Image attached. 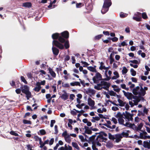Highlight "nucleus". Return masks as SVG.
<instances>
[{"label":"nucleus","mask_w":150,"mask_h":150,"mask_svg":"<svg viewBox=\"0 0 150 150\" xmlns=\"http://www.w3.org/2000/svg\"><path fill=\"white\" fill-rule=\"evenodd\" d=\"M60 36L59 39V41L53 40L52 41V45L61 50L64 49V45L63 43L68 40L69 37V33L67 31H65L60 33Z\"/></svg>","instance_id":"nucleus-1"},{"label":"nucleus","mask_w":150,"mask_h":150,"mask_svg":"<svg viewBox=\"0 0 150 150\" xmlns=\"http://www.w3.org/2000/svg\"><path fill=\"white\" fill-rule=\"evenodd\" d=\"M111 4V0H105L101 10V13L103 14L105 13L108 11L109 7Z\"/></svg>","instance_id":"nucleus-2"},{"label":"nucleus","mask_w":150,"mask_h":150,"mask_svg":"<svg viewBox=\"0 0 150 150\" xmlns=\"http://www.w3.org/2000/svg\"><path fill=\"white\" fill-rule=\"evenodd\" d=\"M21 88L22 92L26 95L27 100H28L32 97V94L29 91V88L27 85H24L23 87L22 86Z\"/></svg>","instance_id":"nucleus-3"},{"label":"nucleus","mask_w":150,"mask_h":150,"mask_svg":"<svg viewBox=\"0 0 150 150\" xmlns=\"http://www.w3.org/2000/svg\"><path fill=\"white\" fill-rule=\"evenodd\" d=\"M95 76H94L92 79L94 83H96L99 82V81L103 80L102 78V76L98 72H96Z\"/></svg>","instance_id":"nucleus-4"},{"label":"nucleus","mask_w":150,"mask_h":150,"mask_svg":"<svg viewBox=\"0 0 150 150\" xmlns=\"http://www.w3.org/2000/svg\"><path fill=\"white\" fill-rule=\"evenodd\" d=\"M60 36V33H57L53 34L52 35V38L54 40H57V41H59V39Z\"/></svg>","instance_id":"nucleus-5"},{"label":"nucleus","mask_w":150,"mask_h":150,"mask_svg":"<svg viewBox=\"0 0 150 150\" xmlns=\"http://www.w3.org/2000/svg\"><path fill=\"white\" fill-rule=\"evenodd\" d=\"M64 93H63L62 96H60L61 98L63 99L64 100H65L68 99L69 96L67 93L65 91H63Z\"/></svg>","instance_id":"nucleus-6"},{"label":"nucleus","mask_w":150,"mask_h":150,"mask_svg":"<svg viewBox=\"0 0 150 150\" xmlns=\"http://www.w3.org/2000/svg\"><path fill=\"white\" fill-rule=\"evenodd\" d=\"M52 50L53 54L56 56H57L59 52V50L56 47L53 46L52 47Z\"/></svg>","instance_id":"nucleus-7"},{"label":"nucleus","mask_w":150,"mask_h":150,"mask_svg":"<svg viewBox=\"0 0 150 150\" xmlns=\"http://www.w3.org/2000/svg\"><path fill=\"white\" fill-rule=\"evenodd\" d=\"M115 142L118 143L121 140V139L123 137L121 136V134H117L115 135Z\"/></svg>","instance_id":"nucleus-8"},{"label":"nucleus","mask_w":150,"mask_h":150,"mask_svg":"<svg viewBox=\"0 0 150 150\" xmlns=\"http://www.w3.org/2000/svg\"><path fill=\"white\" fill-rule=\"evenodd\" d=\"M84 129L85 131L84 132L85 133H86L89 134H91L92 133V130L88 127L85 126L84 127Z\"/></svg>","instance_id":"nucleus-9"},{"label":"nucleus","mask_w":150,"mask_h":150,"mask_svg":"<svg viewBox=\"0 0 150 150\" xmlns=\"http://www.w3.org/2000/svg\"><path fill=\"white\" fill-rule=\"evenodd\" d=\"M32 4L30 2H26L22 4V6L25 8H30L32 7Z\"/></svg>","instance_id":"nucleus-10"},{"label":"nucleus","mask_w":150,"mask_h":150,"mask_svg":"<svg viewBox=\"0 0 150 150\" xmlns=\"http://www.w3.org/2000/svg\"><path fill=\"white\" fill-rule=\"evenodd\" d=\"M134 126L135 129H134V130H136L137 131H140L141 132L142 131L141 129L143 126V124L142 123H140L139 125H138L137 127L135 125Z\"/></svg>","instance_id":"nucleus-11"},{"label":"nucleus","mask_w":150,"mask_h":150,"mask_svg":"<svg viewBox=\"0 0 150 150\" xmlns=\"http://www.w3.org/2000/svg\"><path fill=\"white\" fill-rule=\"evenodd\" d=\"M88 104L90 106L93 107L95 105V101L91 98H88Z\"/></svg>","instance_id":"nucleus-12"},{"label":"nucleus","mask_w":150,"mask_h":150,"mask_svg":"<svg viewBox=\"0 0 150 150\" xmlns=\"http://www.w3.org/2000/svg\"><path fill=\"white\" fill-rule=\"evenodd\" d=\"M123 125L125 126H126L128 127H129L131 128L132 129H134V128L133 127V126H135V125L134 124H131L129 122H127L125 124H123Z\"/></svg>","instance_id":"nucleus-13"},{"label":"nucleus","mask_w":150,"mask_h":150,"mask_svg":"<svg viewBox=\"0 0 150 150\" xmlns=\"http://www.w3.org/2000/svg\"><path fill=\"white\" fill-rule=\"evenodd\" d=\"M49 73L53 78H55L56 76V74L55 72L53 70L52 68L49 67L48 69Z\"/></svg>","instance_id":"nucleus-14"},{"label":"nucleus","mask_w":150,"mask_h":150,"mask_svg":"<svg viewBox=\"0 0 150 150\" xmlns=\"http://www.w3.org/2000/svg\"><path fill=\"white\" fill-rule=\"evenodd\" d=\"M63 43H64V48L65 47L66 49H67L69 47V41L68 40H66V41L63 44Z\"/></svg>","instance_id":"nucleus-15"},{"label":"nucleus","mask_w":150,"mask_h":150,"mask_svg":"<svg viewBox=\"0 0 150 150\" xmlns=\"http://www.w3.org/2000/svg\"><path fill=\"white\" fill-rule=\"evenodd\" d=\"M125 96L128 99L132 100L133 95L132 93L127 92Z\"/></svg>","instance_id":"nucleus-16"},{"label":"nucleus","mask_w":150,"mask_h":150,"mask_svg":"<svg viewBox=\"0 0 150 150\" xmlns=\"http://www.w3.org/2000/svg\"><path fill=\"white\" fill-rule=\"evenodd\" d=\"M140 91L141 92L139 93V95L142 96H144L146 94V91L142 86L141 87Z\"/></svg>","instance_id":"nucleus-17"},{"label":"nucleus","mask_w":150,"mask_h":150,"mask_svg":"<svg viewBox=\"0 0 150 150\" xmlns=\"http://www.w3.org/2000/svg\"><path fill=\"white\" fill-rule=\"evenodd\" d=\"M70 85L72 86H81V84L78 81H74L73 82H71L70 83Z\"/></svg>","instance_id":"nucleus-18"},{"label":"nucleus","mask_w":150,"mask_h":150,"mask_svg":"<svg viewBox=\"0 0 150 150\" xmlns=\"http://www.w3.org/2000/svg\"><path fill=\"white\" fill-rule=\"evenodd\" d=\"M143 146L145 148H147L148 149H150V144L148 142L144 141Z\"/></svg>","instance_id":"nucleus-19"},{"label":"nucleus","mask_w":150,"mask_h":150,"mask_svg":"<svg viewBox=\"0 0 150 150\" xmlns=\"http://www.w3.org/2000/svg\"><path fill=\"white\" fill-rule=\"evenodd\" d=\"M96 92V91L94 90L91 89V88H89L86 91V93L87 94L88 93H91L92 95H94Z\"/></svg>","instance_id":"nucleus-20"},{"label":"nucleus","mask_w":150,"mask_h":150,"mask_svg":"<svg viewBox=\"0 0 150 150\" xmlns=\"http://www.w3.org/2000/svg\"><path fill=\"white\" fill-rule=\"evenodd\" d=\"M117 101L119 103V104H118V105H119L120 106H124L126 104V103L125 102H123L122 100L120 99H118L117 100Z\"/></svg>","instance_id":"nucleus-21"},{"label":"nucleus","mask_w":150,"mask_h":150,"mask_svg":"<svg viewBox=\"0 0 150 150\" xmlns=\"http://www.w3.org/2000/svg\"><path fill=\"white\" fill-rule=\"evenodd\" d=\"M110 85V84L109 83L107 82V83H105V85L104 86H105L102 87L103 89L109 91V88Z\"/></svg>","instance_id":"nucleus-22"},{"label":"nucleus","mask_w":150,"mask_h":150,"mask_svg":"<svg viewBox=\"0 0 150 150\" xmlns=\"http://www.w3.org/2000/svg\"><path fill=\"white\" fill-rule=\"evenodd\" d=\"M87 69L92 72H96L97 71L96 70V68L92 66L87 67Z\"/></svg>","instance_id":"nucleus-23"},{"label":"nucleus","mask_w":150,"mask_h":150,"mask_svg":"<svg viewBox=\"0 0 150 150\" xmlns=\"http://www.w3.org/2000/svg\"><path fill=\"white\" fill-rule=\"evenodd\" d=\"M103 34H100L95 36L93 38L94 40H99L103 37Z\"/></svg>","instance_id":"nucleus-24"},{"label":"nucleus","mask_w":150,"mask_h":150,"mask_svg":"<svg viewBox=\"0 0 150 150\" xmlns=\"http://www.w3.org/2000/svg\"><path fill=\"white\" fill-rule=\"evenodd\" d=\"M65 141L69 143H71V137L69 135H68L66 137H65L64 138Z\"/></svg>","instance_id":"nucleus-25"},{"label":"nucleus","mask_w":150,"mask_h":150,"mask_svg":"<svg viewBox=\"0 0 150 150\" xmlns=\"http://www.w3.org/2000/svg\"><path fill=\"white\" fill-rule=\"evenodd\" d=\"M125 118L128 120H130V116L131 115V114L127 111H126L125 112Z\"/></svg>","instance_id":"nucleus-26"},{"label":"nucleus","mask_w":150,"mask_h":150,"mask_svg":"<svg viewBox=\"0 0 150 150\" xmlns=\"http://www.w3.org/2000/svg\"><path fill=\"white\" fill-rule=\"evenodd\" d=\"M96 137V134L95 135H93L91 136L89 138V141L91 142H92V143L93 142L94 143L95 141V137Z\"/></svg>","instance_id":"nucleus-27"},{"label":"nucleus","mask_w":150,"mask_h":150,"mask_svg":"<svg viewBox=\"0 0 150 150\" xmlns=\"http://www.w3.org/2000/svg\"><path fill=\"white\" fill-rule=\"evenodd\" d=\"M72 146L78 150H80L78 144L75 142H72Z\"/></svg>","instance_id":"nucleus-28"},{"label":"nucleus","mask_w":150,"mask_h":150,"mask_svg":"<svg viewBox=\"0 0 150 150\" xmlns=\"http://www.w3.org/2000/svg\"><path fill=\"white\" fill-rule=\"evenodd\" d=\"M129 132L128 131H127V132H122L121 134L122 136L124 137H128L129 136V134L128 132Z\"/></svg>","instance_id":"nucleus-29"},{"label":"nucleus","mask_w":150,"mask_h":150,"mask_svg":"<svg viewBox=\"0 0 150 150\" xmlns=\"http://www.w3.org/2000/svg\"><path fill=\"white\" fill-rule=\"evenodd\" d=\"M132 98L135 100H133V101H137L139 102L140 101V100L139 99V95L138 96H133Z\"/></svg>","instance_id":"nucleus-30"},{"label":"nucleus","mask_w":150,"mask_h":150,"mask_svg":"<svg viewBox=\"0 0 150 150\" xmlns=\"http://www.w3.org/2000/svg\"><path fill=\"white\" fill-rule=\"evenodd\" d=\"M128 71V69L125 67H122V74H124L127 73Z\"/></svg>","instance_id":"nucleus-31"},{"label":"nucleus","mask_w":150,"mask_h":150,"mask_svg":"<svg viewBox=\"0 0 150 150\" xmlns=\"http://www.w3.org/2000/svg\"><path fill=\"white\" fill-rule=\"evenodd\" d=\"M120 15V17L121 18H125L128 15L127 14L124 13L122 12H121Z\"/></svg>","instance_id":"nucleus-32"},{"label":"nucleus","mask_w":150,"mask_h":150,"mask_svg":"<svg viewBox=\"0 0 150 150\" xmlns=\"http://www.w3.org/2000/svg\"><path fill=\"white\" fill-rule=\"evenodd\" d=\"M108 137L109 139L110 140H114L115 139L114 135H112L110 133H108Z\"/></svg>","instance_id":"nucleus-33"},{"label":"nucleus","mask_w":150,"mask_h":150,"mask_svg":"<svg viewBox=\"0 0 150 150\" xmlns=\"http://www.w3.org/2000/svg\"><path fill=\"white\" fill-rule=\"evenodd\" d=\"M118 120L119 124L123 125L124 121L123 118H119Z\"/></svg>","instance_id":"nucleus-34"},{"label":"nucleus","mask_w":150,"mask_h":150,"mask_svg":"<svg viewBox=\"0 0 150 150\" xmlns=\"http://www.w3.org/2000/svg\"><path fill=\"white\" fill-rule=\"evenodd\" d=\"M133 19L137 21H142V18L141 17H133Z\"/></svg>","instance_id":"nucleus-35"},{"label":"nucleus","mask_w":150,"mask_h":150,"mask_svg":"<svg viewBox=\"0 0 150 150\" xmlns=\"http://www.w3.org/2000/svg\"><path fill=\"white\" fill-rule=\"evenodd\" d=\"M130 72H131V74L133 76H135L136 74V71L134 70L133 69H130Z\"/></svg>","instance_id":"nucleus-36"},{"label":"nucleus","mask_w":150,"mask_h":150,"mask_svg":"<svg viewBox=\"0 0 150 150\" xmlns=\"http://www.w3.org/2000/svg\"><path fill=\"white\" fill-rule=\"evenodd\" d=\"M116 118H123V114H122L120 112H118L115 116Z\"/></svg>","instance_id":"nucleus-37"},{"label":"nucleus","mask_w":150,"mask_h":150,"mask_svg":"<svg viewBox=\"0 0 150 150\" xmlns=\"http://www.w3.org/2000/svg\"><path fill=\"white\" fill-rule=\"evenodd\" d=\"M83 6L84 4L82 3H76V6L77 8H81Z\"/></svg>","instance_id":"nucleus-38"},{"label":"nucleus","mask_w":150,"mask_h":150,"mask_svg":"<svg viewBox=\"0 0 150 150\" xmlns=\"http://www.w3.org/2000/svg\"><path fill=\"white\" fill-rule=\"evenodd\" d=\"M10 134L16 136H18L19 135L18 134L16 133L15 131H11L10 132Z\"/></svg>","instance_id":"nucleus-39"},{"label":"nucleus","mask_w":150,"mask_h":150,"mask_svg":"<svg viewBox=\"0 0 150 150\" xmlns=\"http://www.w3.org/2000/svg\"><path fill=\"white\" fill-rule=\"evenodd\" d=\"M142 18L144 19H146L148 18V16L146 12H144L142 14Z\"/></svg>","instance_id":"nucleus-40"},{"label":"nucleus","mask_w":150,"mask_h":150,"mask_svg":"<svg viewBox=\"0 0 150 150\" xmlns=\"http://www.w3.org/2000/svg\"><path fill=\"white\" fill-rule=\"evenodd\" d=\"M79 138L81 139V141L82 142H84L85 141L87 142L88 141L86 139V138H85V139H84V137L82 135H79Z\"/></svg>","instance_id":"nucleus-41"},{"label":"nucleus","mask_w":150,"mask_h":150,"mask_svg":"<svg viewBox=\"0 0 150 150\" xmlns=\"http://www.w3.org/2000/svg\"><path fill=\"white\" fill-rule=\"evenodd\" d=\"M23 122L24 124H29L30 125L32 123L30 121L26 120H23Z\"/></svg>","instance_id":"nucleus-42"},{"label":"nucleus","mask_w":150,"mask_h":150,"mask_svg":"<svg viewBox=\"0 0 150 150\" xmlns=\"http://www.w3.org/2000/svg\"><path fill=\"white\" fill-rule=\"evenodd\" d=\"M21 80L23 82L27 84L28 83L26 80L25 79V78L24 77V76H21Z\"/></svg>","instance_id":"nucleus-43"},{"label":"nucleus","mask_w":150,"mask_h":150,"mask_svg":"<svg viewBox=\"0 0 150 150\" xmlns=\"http://www.w3.org/2000/svg\"><path fill=\"white\" fill-rule=\"evenodd\" d=\"M107 102H109L113 104V105H116V106H118V104H117L115 102H117V101L116 100H114L113 101H112L110 100H108L107 101Z\"/></svg>","instance_id":"nucleus-44"},{"label":"nucleus","mask_w":150,"mask_h":150,"mask_svg":"<svg viewBox=\"0 0 150 150\" xmlns=\"http://www.w3.org/2000/svg\"><path fill=\"white\" fill-rule=\"evenodd\" d=\"M109 91V94L111 96H115L116 95V93L112 91Z\"/></svg>","instance_id":"nucleus-45"},{"label":"nucleus","mask_w":150,"mask_h":150,"mask_svg":"<svg viewBox=\"0 0 150 150\" xmlns=\"http://www.w3.org/2000/svg\"><path fill=\"white\" fill-rule=\"evenodd\" d=\"M105 76L106 77V78L103 79V81H109L111 77L110 76H108L107 74H106Z\"/></svg>","instance_id":"nucleus-46"},{"label":"nucleus","mask_w":150,"mask_h":150,"mask_svg":"<svg viewBox=\"0 0 150 150\" xmlns=\"http://www.w3.org/2000/svg\"><path fill=\"white\" fill-rule=\"evenodd\" d=\"M92 6L91 4L89 5L88 6H86V9L89 11H91L92 9Z\"/></svg>","instance_id":"nucleus-47"},{"label":"nucleus","mask_w":150,"mask_h":150,"mask_svg":"<svg viewBox=\"0 0 150 150\" xmlns=\"http://www.w3.org/2000/svg\"><path fill=\"white\" fill-rule=\"evenodd\" d=\"M55 132L54 134H57L58 132V126L57 125H55L54 126Z\"/></svg>","instance_id":"nucleus-48"},{"label":"nucleus","mask_w":150,"mask_h":150,"mask_svg":"<svg viewBox=\"0 0 150 150\" xmlns=\"http://www.w3.org/2000/svg\"><path fill=\"white\" fill-rule=\"evenodd\" d=\"M149 111V110L148 109H146L145 107H144L143 110V113L144 114H146L147 115Z\"/></svg>","instance_id":"nucleus-49"},{"label":"nucleus","mask_w":150,"mask_h":150,"mask_svg":"<svg viewBox=\"0 0 150 150\" xmlns=\"http://www.w3.org/2000/svg\"><path fill=\"white\" fill-rule=\"evenodd\" d=\"M92 149L93 150H98V149L96 148V144H95V143L94 142H93L92 143Z\"/></svg>","instance_id":"nucleus-50"},{"label":"nucleus","mask_w":150,"mask_h":150,"mask_svg":"<svg viewBox=\"0 0 150 150\" xmlns=\"http://www.w3.org/2000/svg\"><path fill=\"white\" fill-rule=\"evenodd\" d=\"M132 93L134 95H137L138 94H139V93L138 92V91L136 90L134 88L132 91Z\"/></svg>","instance_id":"nucleus-51"},{"label":"nucleus","mask_w":150,"mask_h":150,"mask_svg":"<svg viewBox=\"0 0 150 150\" xmlns=\"http://www.w3.org/2000/svg\"><path fill=\"white\" fill-rule=\"evenodd\" d=\"M68 135L69 134H67V131L66 130L62 133V136L63 137H64V138L65 137H67Z\"/></svg>","instance_id":"nucleus-52"},{"label":"nucleus","mask_w":150,"mask_h":150,"mask_svg":"<svg viewBox=\"0 0 150 150\" xmlns=\"http://www.w3.org/2000/svg\"><path fill=\"white\" fill-rule=\"evenodd\" d=\"M99 134L97 136V138H99V139L101 138V139H102V137L103 136H102V135H101V132H99V133H96V135L97 134Z\"/></svg>","instance_id":"nucleus-53"},{"label":"nucleus","mask_w":150,"mask_h":150,"mask_svg":"<svg viewBox=\"0 0 150 150\" xmlns=\"http://www.w3.org/2000/svg\"><path fill=\"white\" fill-rule=\"evenodd\" d=\"M40 132L41 135H45L46 134V132L45 130L43 129L40 130Z\"/></svg>","instance_id":"nucleus-54"},{"label":"nucleus","mask_w":150,"mask_h":150,"mask_svg":"<svg viewBox=\"0 0 150 150\" xmlns=\"http://www.w3.org/2000/svg\"><path fill=\"white\" fill-rule=\"evenodd\" d=\"M129 62H130L132 63L135 64H139L138 61L136 60H135V59L134 60H129Z\"/></svg>","instance_id":"nucleus-55"},{"label":"nucleus","mask_w":150,"mask_h":150,"mask_svg":"<svg viewBox=\"0 0 150 150\" xmlns=\"http://www.w3.org/2000/svg\"><path fill=\"white\" fill-rule=\"evenodd\" d=\"M138 113L137 114L138 116H141L142 115L143 116H144V114L143 112H142V111H141L140 110H138Z\"/></svg>","instance_id":"nucleus-56"},{"label":"nucleus","mask_w":150,"mask_h":150,"mask_svg":"<svg viewBox=\"0 0 150 150\" xmlns=\"http://www.w3.org/2000/svg\"><path fill=\"white\" fill-rule=\"evenodd\" d=\"M81 63H82V64H83L85 65L83 66V67H86L87 66H88L89 65V64H88L87 62H86L81 61Z\"/></svg>","instance_id":"nucleus-57"},{"label":"nucleus","mask_w":150,"mask_h":150,"mask_svg":"<svg viewBox=\"0 0 150 150\" xmlns=\"http://www.w3.org/2000/svg\"><path fill=\"white\" fill-rule=\"evenodd\" d=\"M55 122V120H52L51 121V123H50V127H52L54 126V124Z\"/></svg>","instance_id":"nucleus-58"},{"label":"nucleus","mask_w":150,"mask_h":150,"mask_svg":"<svg viewBox=\"0 0 150 150\" xmlns=\"http://www.w3.org/2000/svg\"><path fill=\"white\" fill-rule=\"evenodd\" d=\"M75 97V96L74 94H71L70 95L69 98L71 100H73Z\"/></svg>","instance_id":"nucleus-59"},{"label":"nucleus","mask_w":150,"mask_h":150,"mask_svg":"<svg viewBox=\"0 0 150 150\" xmlns=\"http://www.w3.org/2000/svg\"><path fill=\"white\" fill-rule=\"evenodd\" d=\"M118 40V38L116 37H114V38H112V40L113 42H116Z\"/></svg>","instance_id":"nucleus-60"},{"label":"nucleus","mask_w":150,"mask_h":150,"mask_svg":"<svg viewBox=\"0 0 150 150\" xmlns=\"http://www.w3.org/2000/svg\"><path fill=\"white\" fill-rule=\"evenodd\" d=\"M94 88L95 89H96L97 90H101L103 88H102V87L100 88V87L98 86H95L94 87Z\"/></svg>","instance_id":"nucleus-61"},{"label":"nucleus","mask_w":150,"mask_h":150,"mask_svg":"<svg viewBox=\"0 0 150 150\" xmlns=\"http://www.w3.org/2000/svg\"><path fill=\"white\" fill-rule=\"evenodd\" d=\"M114 74L115 75L117 78H118L120 76L118 72L117 71H115L113 72Z\"/></svg>","instance_id":"nucleus-62"},{"label":"nucleus","mask_w":150,"mask_h":150,"mask_svg":"<svg viewBox=\"0 0 150 150\" xmlns=\"http://www.w3.org/2000/svg\"><path fill=\"white\" fill-rule=\"evenodd\" d=\"M21 89L18 88L16 89V92L17 94H20L21 93Z\"/></svg>","instance_id":"nucleus-63"},{"label":"nucleus","mask_w":150,"mask_h":150,"mask_svg":"<svg viewBox=\"0 0 150 150\" xmlns=\"http://www.w3.org/2000/svg\"><path fill=\"white\" fill-rule=\"evenodd\" d=\"M41 88H38V87H35L33 89V90H34V91H37L38 92L39 91H40V90Z\"/></svg>","instance_id":"nucleus-64"}]
</instances>
